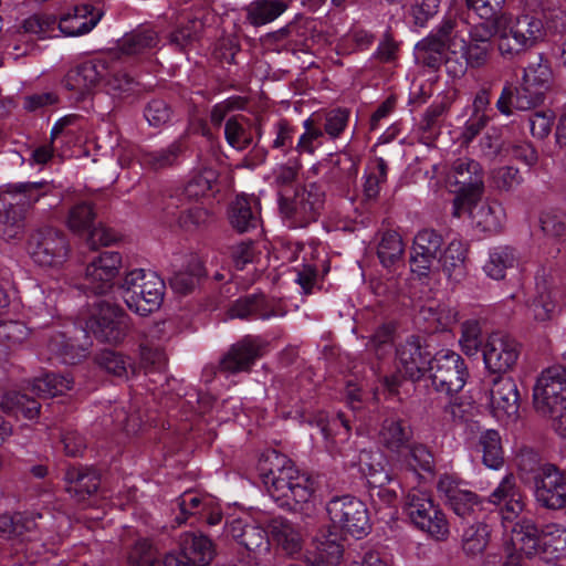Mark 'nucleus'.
<instances>
[{"mask_svg":"<svg viewBox=\"0 0 566 566\" xmlns=\"http://www.w3.org/2000/svg\"><path fill=\"white\" fill-rule=\"evenodd\" d=\"M240 545L258 556L266 555L270 551V539L268 532L255 524H250L243 535Z\"/></svg>","mask_w":566,"mask_h":566,"instance_id":"nucleus-57","label":"nucleus"},{"mask_svg":"<svg viewBox=\"0 0 566 566\" xmlns=\"http://www.w3.org/2000/svg\"><path fill=\"white\" fill-rule=\"evenodd\" d=\"M332 526L343 534L360 538L367 534L369 517L366 505L349 495L334 497L326 506Z\"/></svg>","mask_w":566,"mask_h":566,"instance_id":"nucleus-12","label":"nucleus"},{"mask_svg":"<svg viewBox=\"0 0 566 566\" xmlns=\"http://www.w3.org/2000/svg\"><path fill=\"white\" fill-rule=\"evenodd\" d=\"M176 504L180 512L176 515V521L180 525L185 523L190 515L207 511L212 504V500L202 497L196 492L187 491L176 500Z\"/></svg>","mask_w":566,"mask_h":566,"instance_id":"nucleus-51","label":"nucleus"},{"mask_svg":"<svg viewBox=\"0 0 566 566\" xmlns=\"http://www.w3.org/2000/svg\"><path fill=\"white\" fill-rule=\"evenodd\" d=\"M490 407L499 421L514 422L518 419L520 394L511 377L497 376L492 380Z\"/></svg>","mask_w":566,"mask_h":566,"instance_id":"nucleus-17","label":"nucleus"},{"mask_svg":"<svg viewBox=\"0 0 566 566\" xmlns=\"http://www.w3.org/2000/svg\"><path fill=\"white\" fill-rule=\"evenodd\" d=\"M56 18L51 14H33L27 18L22 23L24 33L34 34L39 38L51 36L55 30Z\"/></svg>","mask_w":566,"mask_h":566,"instance_id":"nucleus-60","label":"nucleus"},{"mask_svg":"<svg viewBox=\"0 0 566 566\" xmlns=\"http://www.w3.org/2000/svg\"><path fill=\"white\" fill-rule=\"evenodd\" d=\"M325 191L315 184L295 190L292 197L280 192V211L290 228H304L316 221L324 208Z\"/></svg>","mask_w":566,"mask_h":566,"instance_id":"nucleus-8","label":"nucleus"},{"mask_svg":"<svg viewBox=\"0 0 566 566\" xmlns=\"http://www.w3.org/2000/svg\"><path fill=\"white\" fill-rule=\"evenodd\" d=\"M265 461L271 463V468L263 473V482L280 506L305 504L311 500L314 484L307 474L301 473L286 457L276 451L269 453Z\"/></svg>","mask_w":566,"mask_h":566,"instance_id":"nucleus-3","label":"nucleus"},{"mask_svg":"<svg viewBox=\"0 0 566 566\" xmlns=\"http://www.w3.org/2000/svg\"><path fill=\"white\" fill-rule=\"evenodd\" d=\"M535 410L544 417H554L566 410V368L555 365L542 371L533 389Z\"/></svg>","mask_w":566,"mask_h":566,"instance_id":"nucleus-10","label":"nucleus"},{"mask_svg":"<svg viewBox=\"0 0 566 566\" xmlns=\"http://www.w3.org/2000/svg\"><path fill=\"white\" fill-rule=\"evenodd\" d=\"M491 533V526L484 521L470 524L461 537L463 553L468 556L482 554L490 543Z\"/></svg>","mask_w":566,"mask_h":566,"instance_id":"nucleus-42","label":"nucleus"},{"mask_svg":"<svg viewBox=\"0 0 566 566\" xmlns=\"http://www.w3.org/2000/svg\"><path fill=\"white\" fill-rule=\"evenodd\" d=\"M488 503L494 505L503 504L501 509L503 527L506 530V523L513 522L523 512L524 502L521 493L516 489L513 475H506L500 484L490 494Z\"/></svg>","mask_w":566,"mask_h":566,"instance_id":"nucleus-27","label":"nucleus"},{"mask_svg":"<svg viewBox=\"0 0 566 566\" xmlns=\"http://www.w3.org/2000/svg\"><path fill=\"white\" fill-rule=\"evenodd\" d=\"M413 438L410 424L398 417L384 419L378 431V442L388 452L400 457Z\"/></svg>","mask_w":566,"mask_h":566,"instance_id":"nucleus-26","label":"nucleus"},{"mask_svg":"<svg viewBox=\"0 0 566 566\" xmlns=\"http://www.w3.org/2000/svg\"><path fill=\"white\" fill-rule=\"evenodd\" d=\"M399 373L411 380L419 379L430 368L431 353L423 348L419 338L410 337L397 348Z\"/></svg>","mask_w":566,"mask_h":566,"instance_id":"nucleus-23","label":"nucleus"},{"mask_svg":"<svg viewBox=\"0 0 566 566\" xmlns=\"http://www.w3.org/2000/svg\"><path fill=\"white\" fill-rule=\"evenodd\" d=\"M407 462L413 470L420 469L424 472H431L434 469V458L430 449L422 443L409 442Z\"/></svg>","mask_w":566,"mask_h":566,"instance_id":"nucleus-58","label":"nucleus"},{"mask_svg":"<svg viewBox=\"0 0 566 566\" xmlns=\"http://www.w3.org/2000/svg\"><path fill=\"white\" fill-rule=\"evenodd\" d=\"M28 250L34 263L43 268H61L69 259L70 242L66 234L53 227H42L31 233Z\"/></svg>","mask_w":566,"mask_h":566,"instance_id":"nucleus-11","label":"nucleus"},{"mask_svg":"<svg viewBox=\"0 0 566 566\" xmlns=\"http://www.w3.org/2000/svg\"><path fill=\"white\" fill-rule=\"evenodd\" d=\"M431 381L439 392L453 395L461 391L469 373L464 359L452 350H440L432 357L430 368Z\"/></svg>","mask_w":566,"mask_h":566,"instance_id":"nucleus-13","label":"nucleus"},{"mask_svg":"<svg viewBox=\"0 0 566 566\" xmlns=\"http://www.w3.org/2000/svg\"><path fill=\"white\" fill-rule=\"evenodd\" d=\"M421 313L426 319L436 322L437 328H449L458 321V312L447 305L426 306L422 307Z\"/></svg>","mask_w":566,"mask_h":566,"instance_id":"nucleus-64","label":"nucleus"},{"mask_svg":"<svg viewBox=\"0 0 566 566\" xmlns=\"http://www.w3.org/2000/svg\"><path fill=\"white\" fill-rule=\"evenodd\" d=\"M390 474L382 468L380 470L370 467L367 473L369 497L373 505L380 510L382 506H391L397 501V493L387 484L391 482Z\"/></svg>","mask_w":566,"mask_h":566,"instance_id":"nucleus-34","label":"nucleus"},{"mask_svg":"<svg viewBox=\"0 0 566 566\" xmlns=\"http://www.w3.org/2000/svg\"><path fill=\"white\" fill-rule=\"evenodd\" d=\"M411 523L437 541H444L450 534L444 513L434 504L431 495L421 490H411L405 504Z\"/></svg>","mask_w":566,"mask_h":566,"instance_id":"nucleus-9","label":"nucleus"},{"mask_svg":"<svg viewBox=\"0 0 566 566\" xmlns=\"http://www.w3.org/2000/svg\"><path fill=\"white\" fill-rule=\"evenodd\" d=\"M274 543L290 556L302 549V536L298 528L285 518H273L269 525Z\"/></svg>","mask_w":566,"mask_h":566,"instance_id":"nucleus-35","label":"nucleus"},{"mask_svg":"<svg viewBox=\"0 0 566 566\" xmlns=\"http://www.w3.org/2000/svg\"><path fill=\"white\" fill-rule=\"evenodd\" d=\"M374 40L373 33L354 28L338 41L337 52L343 55H349L358 51H365L371 46Z\"/></svg>","mask_w":566,"mask_h":566,"instance_id":"nucleus-53","label":"nucleus"},{"mask_svg":"<svg viewBox=\"0 0 566 566\" xmlns=\"http://www.w3.org/2000/svg\"><path fill=\"white\" fill-rule=\"evenodd\" d=\"M460 345L467 355H474L481 345V328L476 321H465L461 326Z\"/></svg>","mask_w":566,"mask_h":566,"instance_id":"nucleus-63","label":"nucleus"},{"mask_svg":"<svg viewBox=\"0 0 566 566\" xmlns=\"http://www.w3.org/2000/svg\"><path fill=\"white\" fill-rule=\"evenodd\" d=\"M132 328V318L124 308L108 303V345L123 344Z\"/></svg>","mask_w":566,"mask_h":566,"instance_id":"nucleus-48","label":"nucleus"},{"mask_svg":"<svg viewBox=\"0 0 566 566\" xmlns=\"http://www.w3.org/2000/svg\"><path fill=\"white\" fill-rule=\"evenodd\" d=\"M518 261L520 254L516 249L509 245H501L490 251L489 260L485 262L483 270L489 277L503 280L506 270L515 268Z\"/></svg>","mask_w":566,"mask_h":566,"instance_id":"nucleus-38","label":"nucleus"},{"mask_svg":"<svg viewBox=\"0 0 566 566\" xmlns=\"http://www.w3.org/2000/svg\"><path fill=\"white\" fill-rule=\"evenodd\" d=\"M174 213H167V216L176 219L179 227L190 230L197 228L198 226L205 223L209 213L207 209H205L201 205L195 201L186 200V205L184 207H179L178 209H174Z\"/></svg>","mask_w":566,"mask_h":566,"instance_id":"nucleus-50","label":"nucleus"},{"mask_svg":"<svg viewBox=\"0 0 566 566\" xmlns=\"http://www.w3.org/2000/svg\"><path fill=\"white\" fill-rule=\"evenodd\" d=\"M202 275V266L199 261L189 263L186 270L179 271L170 279L172 290L180 294H187L193 290Z\"/></svg>","mask_w":566,"mask_h":566,"instance_id":"nucleus-56","label":"nucleus"},{"mask_svg":"<svg viewBox=\"0 0 566 566\" xmlns=\"http://www.w3.org/2000/svg\"><path fill=\"white\" fill-rule=\"evenodd\" d=\"M403 253L401 237L395 231H387L378 244L377 254L384 266H391L399 261Z\"/></svg>","mask_w":566,"mask_h":566,"instance_id":"nucleus-52","label":"nucleus"},{"mask_svg":"<svg viewBox=\"0 0 566 566\" xmlns=\"http://www.w3.org/2000/svg\"><path fill=\"white\" fill-rule=\"evenodd\" d=\"M184 145L180 140H175L166 148L153 151H144L139 161L140 165L151 170H160L171 167L179 163V158L184 153Z\"/></svg>","mask_w":566,"mask_h":566,"instance_id":"nucleus-43","label":"nucleus"},{"mask_svg":"<svg viewBox=\"0 0 566 566\" xmlns=\"http://www.w3.org/2000/svg\"><path fill=\"white\" fill-rule=\"evenodd\" d=\"M464 2L469 10L485 21L500 17L505 4V0H464Z\"/></svg>","mask_w":566,"mask_h":566,"instance_id":"nucleus-62","label":"nucleus"},{"mask_svg":"<svg viewBox=\"0 0 566 566\" xmlns=\"http://www.w3.org/2000/svg\"><path fill=\"white\" fill-rule=\"evenodd\" d=\"M65 489L78 501L94 494L101 485V475L94 469L70 465L64 472Z\"/></svg>","mask_w":566,"mask_h":566,"instance_id":"nucleus-30","label":"nucleus"},{"mask_svg":"<svg viewBox=\"0 0 566 566\" xmlns=\"http://www.w3.org/2000/svg\"><path fill=\"white\" fill-rule=\"evenodd\" d=\"M493 50V44H484L479 42H467L463 38H454L451 40L449 51L453 54L460 53L465 60L467 65L471 67H480L484 65Z\"/></svg>","mask_w":566,"mask_h":566,"instance_id":"nucleus-41","label":"nucleus"},{"mask_svg":"<svg viewBox=\"0 0 566 566\" xmlns=\"http://www.w3.org/2000/svg\"><path fill=\"white\" fill-rule=\"evenodd\" d=\"M557 304L553 291L545 279L536 277V295L528 304V315L537 322H546L554 317Z\"/></svg>","mask_w":566,"mask_h":566,"instance_id":"nucleus-39","label":"nucleus"},{"mask_svg":"<svg viewBox=\"0 0 566 566\" xmlns=\"http://www.w3.org/2000/svg\"><path fill=\"white\" fill-rule=\"evenodd\" d=\"M172 115L170 105L163 98H154L147 103L144 109V116L153 127L166 125Z\"/></svg>","mask_w":566,"mask_h":566,"instance_id":"nucleus-59","label":"nucleus"},{"mask_svg":"<svg viewBox=\"0 0 566 566\" xmlns=\"http://www.w3.org/2000/svg\"><path fill=\"white\" fill-rule=\"evenodd\" d=\"M473 224L483 232H499L505 221V210L497 201H479L470 207Z\"/></svg>","mask_w":566,"mask_h":566,"instance_id":"nucleus-31","label":"nucleus"},{"mask_svg":"<svg viewBox=\"0 0 566 566\" xmlns=\"http://www.w3.org/2000/svg\"><path fill=\"white\" fill-rule=\"evenodd\" d=\"M106 74V60L93 57L71 69L62 80L65 90L73 93L76 103L83 101Z\"/></svg>","mask_w":566,"mask_h":566,"instance_id":"nucleus-15","label":"nucleus"},{"mask_svg":"<svg viewBox=\"0 0 566 566\" xmlns=\"http://www.w3.org/2000/svg\"><path fill=\"white\" fill-rule=\"evenodd\" d=\"M437 490L444 497L447 505L461 518L479 517L488 500L467 489L464 483L450 474H442L437 482Z\"/></svg>","mask_w":566,"mask_h":566,"instance_id":"nucleus-14","label":"nucleus"},{"mask_svg":"<svg viewBox=\"0 0 566 566\" xmlns=\"http://www.w3.org/2000/svg\"><path fill=\"white\" fill-rule=\"evenodd\" d=\"M497 46L501 55L515 56L533 48L544 36L543 14L524 10L517 15L501 13L495 19Z\"/></svg>","mask_w":566,"mask_h":566,"instance_id":"nucleus-6","label":"nucleus"},{"mask_svg":"<svg viewBox=\"0 0 566 566\" xmlns=\"http://www.w3.org/2000/svg\"><path fill=\"white\" fill-rule=\"evenodd\" d=\"M51 189L45 180L8 185L7 190L0 193V238H18L24 228L27 209L51 192Z\"/></svg>","mask_w":566,"mask_h":566,"instance_id":"nucleus-5","label":"nucleus"},{"mask_svg":"<svg viewBox=\"0 0 566 566\" xmlns=\"http://www.w3.org/2000/svg\"><path fill=\"white\" fill-rule=\"evenodd\" d=\"M104 253L94 256L87 264L84 290L92 301L87 303L90 316L85 322L84 332L93 335L101 344L106 343L105 282L106 264Z\"/></svg>","mask_w":566,"mask_h":566,"instance_id":"nucleus-7","label":"nucleus"},{"mask_svg":"<svg viewBox=\"0 0 566 566\" xmlns=\"http://www.w3.org/2000/svg\"><path fill=\"white\" fill-rule=\"evenodd\" d=\"M541 228L547 238L560 240L566 234V214L560 211H546L541 216Z\"/></svg>","mask_w":566,"mask_h":566,"instance_id":"nucleus-61","label":"nucleus"},{"mask_svg":"<svg viewBox=\"0 0 566 566\" xmlns=\"http://www.w3.org/2000/svg\"><path fill=\"white\" fill-rule=\"evenodd\" d=\"M447 182L453 186L452 190L459 195H474L483 185L482 169L478 161L464 157L453 161L448 175Z\"/></svg>","mask_w":566,"mask_h":566,"instance_id":"nucleus-24","label":"nucleus"},{"mask_svg":"<svg viewBox=\"0 0 566 566\" xmlns=\"http://www.w3.org/2000/svg\"><path fill=\"white\" fill-rule=\"evenodd\" d=\"M289 8L285 0H254L247 8V19L250 24L261 27L273 22Z\"/></svg>","mask_w":566,"mask_h":566,"instance_id":"nucleus-40","label":"nucleus"},{"mask_svg":"<svg viewBox=\"0 0 566 566\" xmlns=\"http://www.w3.org/2000/svg\"><path fill=\"white\" fill-rule=\"evenodd\" d=\"M103 17V11L91 4L75 6L71 11L63 14L56 25L65 36H80L88 33Z\"/></svg>","mask_w":566,"mask_h":566,"instance_id":"nucleus-28","label":"nucleus"},{"mask_svg":"<svg viewBox=\"0 0 566 566\" xmlns=\"http://www.w3.org/2000/svg\"><path fill=\"white\" fill-rule=\"evenodd\" d=\"M303 126L304 133L298 137L294 151L298 155H314L315 150L323 144L324 132L312 117L305 119Z\"/></svg>","mask_w":566,"mask_h":566,"instance_id":"nucleus-54","label":"nucleus"},{"mask_svg":"<svg viewBox=\"0 0 566 566\" xmlns=\"http://www.w3.org/2000/svg\"><path fill=\"white\" fill-rule=\"evenodd\" d=\"M230 222L239 232H247L260 223L259 200L253 196H238L232 202Z\"/></svg>","mask_w":566,"mask_h":566,"instance_id":"nucleus-32","label":"nucleus"},{"mask_svg":"<svg viewBox=\"0 0 566 566\" xmlns=\"http://www.w3.org/2000/svg\"><path fill=\"white\" fill-rule=\"evenodd\" d=\"M262 294H251L238 298L229 310L231 318L241 319H269L274 316Z\"/></svg>","mask_w":566,"mask_h":566,"instance_id":"nucleus-36","label":"nucleus"},{"mask_svg":"<svg viewBox=\"0 0 566 566\" xmlns=\"http://www.w3.org/2000/svg\"><path fill=\"white\" fill-rule=\"evenodd\" d=\"M448 46L442 40H434L428 36L416 46V56L419 62L431 67L438 69L446 60Z\"/></svg>","mask_w":566,"mask_h":566,"instance_id":"nucleus-49","label":"nucleus"},{"mask_svg":"<svg viewBox=\"0 0 566 566\" xmlns=\"http://www.w3.org/2000/svg\"><path fill=\"white\" fill-rule=\"evenodd\" d=\"M180 558L189 566H208L216 556L212 541L202 533H185L180 537Z\"/></svg>","mask_w":566,"mask_h":566,"instance_id":"nucleus-29","label":"nucleus"},{"mask_svg":"<svg viewBox=\"0 0 566 566\" xmlns=\"http://www.w3.org/2000/svg\"><path fill=\"white\" fill-rule=\"evenodd\" d=\"M218 179V174L212 168H203L195 172L188 182L181 189H176L165 202V211L174 213V209L184 207L186 200L198 202V200L205 197L209 191L212 190L213 185Z\"/></svg>","mask_w":566,"mask_h":566,"instance_id":"nucleus-19","label":"nucleus"},{"mask_svg":"<svg viewBox=\"0 0 566 566\" xmlns=\"http://www.w3.org/2000/svg\"><path fill=\"white\" fill-rule=\"evenodd\" d=\"M30 329L19 321H0V344L7 348L22 345L29 337Z\"/></svg>","mask_w":566,"mask_h":566,"instance_id":"nucleus-55","label":"nucleus"},{"mask_svg":"<svg viewBox=\"0 0 566 566\" xmlns=\"http://www.w3.org/2000/svg\"><path fill=\"white\" fill-rule=\"evenodd\" d=\"M548 472L532 484L535 499L544 507L559 510L566 505V478L557 467H548Z\"/></svg>","mask_w":566,"mask_h":566,"instance_id":"nucleus-25","label":"nucleus"},{"mask_svg":"<svg viewBox=\"0 0 566 566\" xmlns=\"http://www.w3.org/2000/svg\"><path fill=\"white\" fill-rule=\"evenodd\" d=\"M442 243L443 239L437 231L432 229L419 231L413 239L411 271L419 276L427 275L438 260Z\"/></svg>","mask_w":566,"mask_h":566,"instance_id":"nucleus-20","label":"nucleus"},{"mask_svg":"<svg viewBox=\"0 0 566 566\" xmlns=\"http://www.w3.org/2000/svg\"><path fill=\"white\" fill-rule=\"evenodd\" d=\"M254 134L258 138L254 151L261 153L263 160L266 156V150L258 148V143L262 136L261 124L244 115H233L226 120V142L230 147L238 151H243L253 144Z\"/></svg>","mask_w":566,"mask_h":566,"instance_id":"nucleus-22","label":"nucleus"},{"mask_svg":"<svg viewBox=\"0 0 566 566\" xmlns=\"http://www.w3.org/2000/svg\"><path fill=\"white\" fill-rule=\"evenodd\" d=\"M268 343L259 336L248 335L231 346L220 361L223 371L237 374L248 371L266 350Z\"/></svg>","mask_w":566,"mask_h":566,"instance_id":"nucleus-18","label":"nucleus"},{"mask_svg":"<svg viewBox=\"0 0 566 566\" xmlns=\"http://www.w3.org/2000/svg\"><path fill=\"white\" fill-rule=\"evenodd\" d=\"M88 343L77 344L73 338L63 333L53 335L48 344V349L56 359L65 365H75L86 356Z\"/></svg>","mask_w":566,"mask_h":566,"instance_id":"nucleus-37","label":"nucleus"},{"mask_svg":"<svg viewBox=\"0 0 566 566\" xmlns=\"http://www.w3.org/2000/svg\"><path fill=\"white\" fill-rule=\"evenodd\" d=\"M122 255L108 252V298L120 297L140 316L159 310L165 296V282L154 272L142 269L122 271Z\"/></svg>","mask_w":566,"mask_h":566,"instance_id":"nucleus-1","label":"nucleus"},{"mask_svg":"<svg viewBox=\"0 0 566 566\" xmlns=\"http://www.w3.org/2000/svg\"><path fill=\"white\" fill-rule=\"evenodd\" d=\"M552 71L547 60L537 54L524 69L518 87L505 85L496 101V108L503 115H511L513 109L527 111L544 98L548 88Z\"/></svg>","mask_w":566,"mask_h":566,"instance_id":"nucleus-4","label":"nucleus"},{"mask_svg":"<svg viewBox=\"0 0 566 566\" xmlns=\"http://www.w3.org/2000/svg\"><path fill=\"white\" fill-rule=\"evenodd\" d=\"M73 379L69 375L48 373L43 377L35 378L31 386V392L40 398H52L70 390Z\"/></svg>","mask_w":566,"mask_h":566,"instance_id":"nucleus-47","label":"nucleus"},{"mask_svg":"<svg viewBox=\"0 0 566 566\" xmlns=\"http://www.w3.org/2000/svg\"><path fill=\"white\" fill-rule=\"evenodd\" d=\"M479 451L482 453L483 463L490 468L497 470L503 464V449L501 437L496 430H485L479 437Z\"/></svg>","mask_w":566,"mask_h":566,"instance_id":"nucleus-46","label":"nucleus"},{"mask_svg":"<svg viewBox=\"0 0 566 566\" xmlns=\"http://www.w3.org/2000/svg\"><path fill=\"white\" fill-rule=\"evenodd\" d=\"M520 356L518 343L503 332L492 333L483 349L486 368L492 373H506L513 368Z\"/></svg>","mask_w":566,"mask_h":566,"instance_id":"nucleus-16","label":"nucleus"},{"mask_svg":"<svg viewBox=\"0 0 566 566\" xmlns=\"http://www.w3.org/2000/svg\"><path fill=\"white\" fill-rule=\"evenodd\" d=\"M158 42L157 33L147 27L140 28L117 41L116 48L108 49V60L117 59L120 54L134 55L146 49L155 46Z\"/></svg>","mask_w":566,"mask_h":566,"instance_id":"nucleus-33","label":"nucleus"},{"mask_svg":"<svg viewBox=\"0 0 566 566\" xmlns=\"http://www.w3.org/2000/svg\"><path fill=\"white\" fill-rule=\"evenodd\" d=\"M516 463L521 480L528 485L544 476L548 472L546 470L548 467H555L552 463L542 462L536 452L527 449L516 455Z\"/></svg>","mask_w":566,"mask_h":566,"instance_id":"nucleus-45","label":"nucleus"},{"mask_svg":"<svg viewBox=\"0 0 566 566\" xmlns=\"http://www.w3.org/2000/svg\"><path fill=\"white\" fill-rule=\"evenodd\" d=\"M96 213L88 202H80L73 206L69 212L67 226L75 233H87L86 243L93 251L106 245V228L99 223L94 227Z\"/></svg>","mask_w":566,"mask_h":566,"instance_id":"nucleus-21","label":"nucleus"},{"mask_svg":"<svg viewBox=\"0 0 566 566\" xmlns=\"http://www.w3.org/2000/svg\"><path fill=\"white\" fill-rule=\"evenodd\" d=\"M504 546H510L516 556L542 555L548 560L562 558L566 556V527L549 523L539 532L533 520L522 517L513 525Z\"/></svg>","mask_w":566,"mask_h":566,"instance_id":"nucleus-2","label":"nucleus"},{"mask_svg":"<svg viewBox=\"0 0 566 566\" xmlns=\"http://www.w3.org/2000/svg\"><path fill=\"white\" fill-rule=\"evenodd\" d=\"M467 247L461 240H452L440 259L443 272L450 277L459 281L465 273Z\"/></svg>","mask_w":566,"mask_h":566,"instance_id":"nucleus-44","label":"nucleus"}]
</instances>
